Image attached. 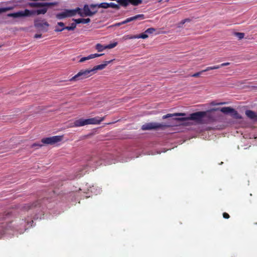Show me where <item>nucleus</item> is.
Returning a JSON list of instances; mask_svg holds the SVG:
<instances>
[{
	"label": "nucleus",
	"instance_id": "nucleus-16",
	"mask_svg": "<svg viewBox=\"0 0 257 257\" xmlns=\"http://www.w3.org/2000/svg\"><path fill=\"white\" fill-rule=\"evenodd\" d=\"M90 7L92 10L94 8L107 9L109 8V3H102L99 4H91Z\"/></svg>",
	"mask_w": 257,
	"mask_h": 257
},
{
	"label": "nucleus",
	"instance_id": "nucleus-11",
	"mask_svg": "<svg viewBox=\"0 0 257 257\" xmlns=\"http://www.w3.org/2000/svg\"><path fill=\"white\" fill-rule=\"evenodd\" d=\"M76 14V11L75 10H66L65 11L58 13L56 17L58 19L61 20L65 18L71 17Z\"/></svg>",
	"mask_w": 257,
	"mask_h": 257
},
{
	"label": "nucleus",
	"instance_id": "nucleus-14",
	"mask_svg": "<svg viewBox=\"0 0 257 257\" xmlns=\"http://www.w3.org/2000/svg\"><path fill=\"white\" fill-rule=\"evenodd\" d=\"M144 19H145L144 15H143V14H139V15H136L135 16L127 18L124 21H123L122 22H121V24H126L127 23H129V22H131L132 21H135V20H138V19L143 20Z\"/></svg>",
	"mask_w": 257,
	"mask_h": 257
},
{
	"label": "nucleus",
	"instance_id": "nucleus-31",
	"mask_svg": "<svg viewBox=\"0 0 257 257\" xmlns=\"http://www.w3.org/2000/svg\"><path fill=\"white\" fill-rule=\"evenodd\" d=\"M155 31H156V29L155 28H150L145 31V33H147V34H153Z\"/></svg>",
	"mask_w": 257,
	"mask_h": 257
},
{
	"label": "nucleus",
	"instance_id": "nucleus-33",
	"mask_svg": "<svg viewBox=\"0 0 257 257\" xmlns=\"http://www.w3.org/2000/svg\"><path fill=\"white\" fill-rule=\"evenodd\" d=\"M117 45V42H114L113 43L109 44L107 45H106V49H112L115 47Z\"/></svg>",
	"mask_w": 257,
	"mask_h": 257
},
{
	"label": "nucleus",
	"instance_id": "nucleus-5",
	"mask_svg": "<svg viewBox=\"0 0 257 257\" xmlns=\"http://www.w3.org/2000/svg\"><path fill=\"white\" fill-rule=\"evenodd\" d=\"M91 8L90 5H85L82 9L77 8L75 9L76 11V14L78 13L81 17H91L97 13V10L91 11Z\"/></svg>",
	"mask_w": 257,
	"mask_h": 257
},
{
	"label": "nucleus",
	"instance_id": "nucleus-29",
	"mask_svg": "<svg viewBox=\"0 0 257 257\" xmlns=\"http://www.w3.org/2000/svg\"><path fill=\"white\" fill-rule=\"evenodd\" d=\"M120 5L115 4L114 3H109V8H113L116 10H119L120 9Z\"/></svg>",
	"mask_w": 257,
	"mask_h": 257
},
{
	"label": "nucleus",
	"instance_id": "nucleus-22",
	"mask_svg": "<svg viewBox=\"0 0 257 257\" xmlns=\"http://www.w3.org/2000/svg\"><path fill=\"white\" fill-rule=\"evenodd\" d=\"M73 21H74L76 23L79 24H87L89 23L90 22V19L89 18L87 19H73Z\"/></svg>",
	"mask_w": 257,
	"mask_h": 257
},
{
	"label": "nucleus",
	"instance_id": "nucleus-19",
	"mask_svg": "<svg viewBox=\"0 0 257 257\" xmlns=\"http://www.w3.org/2000/svg\"><path fill=\"white\" fill-rule=\"evenodd\" d=\"M40 203L39 201H37L32 204H27L24 206V209L26 210H29L33 208L34 207H36L40 205Z\"/></svg>",
	"mask_w": 257,
	"mask_h": 257
},
{
	"label": "nucleus",
	"instance_id": "nucleus-7",
	"mask_svg": "<svg viewBox=\"0 0 257 257\" xmlns=\"http://www.w3.org/2000/svg\"><path fill=\"white\" fill-rule=\"evenodd\" d=\"M90 69L82 70L70 79L71 81H76L89 77L92 75Z\"/></svg>",
	"mask_w": 257,
	"mask_h": 257
},
{
	"label": "nucleus",
	"instance_id": "nucleus-6",
	"mask_svg": "<svg viewBox=\"0 0 257 257\" xmlns=\"http://www.w3.org/2000/svg\"><path fill=\"white\" fill-rule=\"evenodd\" d=\"M169 126V125H167L164 123L149 122L143 124L142 126V129L143 130H157L159 128L164 130V128Z\"/></svg>",
	"mask_w": 257,
	"mask_h": 257
},
{
	"label": "nucleus",
	"instance_id": "nucleus-15",
	"mask_svg": "<svg viewBox=\"0 0 257 257\" xmlns=\"http://www.w3.org/2000/svg\"><path fill=\"white\" fill-rule=\"evenodd\" d=\"M220 111L225 114L231 113L234 115L238 114L237 111L230 107H223L220 108Z\"/></svg>",
	"mask_w": 257,
	"mask_h": 257
},
{
	"label": "nucleus",
	"instance_id": "nucleus-28",
	"mask_svg": "<svg viewBox=\"0 0 257 257\" xmlns=\"http://www.w3.org/2000/svg\"><path fill=\"white\" fill-rule=\"evenodd\" d=\"M137 39L142 38V39H146L148 37V35L147 33H145V32L143 33H142L139 35H137Z\"/></svg>",
	"mask_w": 257,
	"mask_h": 257
},
{
	"label": "nucleus",
	"instance_id": "nucleus-39",
	"mask_svg": "<svg viewBox=\"0 0 257 257\" xmlns=\"http://www.w3.org/2000/svg\"><path fill=\"white\" fill-rule=\"evenodd\" d=\"M76 24H77V23H76V22L75 23H72L71 24V26L70 27H71V28H72L73 30H74L76 27Z\"/></svg>",
	"mask_w": 257,
	"mask_h": 257
},
{
	"label": "nucleus",
	"instance_id": "nucleus-34",
	"mask_svg": "<svg viewBox=\"0 0 257 257\" xmlns=\"http://www.w3.org/2000/svg\"><path fill=\"white\" fill-rule=\"evenodd\" d=\"M103 55H104V54H97V53L92 54L89 55V58H90V59H93V58H94L96 57L101 56Z\"/></svg>",
	"mask_w": 257,
	"mask_h": 257
},
{
	"label": "nucleus",
	"instance_id": "nucleus-35",
	"mask_svg": "<svg viewBox=\"0 0 257 257\" xmlns=\"http://www.w3.org/2000/svg\"><path fill=\"white\" fill-rule=\"evenodd\" d=\"M89 59H90V58H89V55L87 57L81 58L79 60V62L82 63V62H84V61H85L86 60H88Z\"/></svg>",
	"mask_w": 257,
	"mask_h": 257
},
{
	"label": "nucleus",
	"instance_id": "nucleus-4",
	"mask_svg": "<svg viewBox=\"0 0 257 257\" xmlns=\"http://www.w3.org/2000/svg\"><path fill=\"white\" fill-rule=\"evenodd\" d=\"M37 15L36 10H29L25 9L24 11H20L16 13H9L7 14L8 17L13 18H19L32 16Z\"/></svg>",
	"mask_w": 257,
	"mask_h": 257
},
{
	"label": "nucleus",
	"instance_id": "nucleus-43",
	"mask_svg": "<svg viewBox=\"0 0 257 257\" xmlns=\"http://www.w3.org/2000/svg\"><path fill=\"white\" fill-rule=\"evenodd\" d=\"M190 21L191 20L189 19H185L184 20V21H185V23H186V22H190Z\"/></svg>",
	"mask_w": 257,
	"mask_h": 257
},
{
	"label": "nucleus",
	"instance_id": "nucleus-40",
	"mask_svg": "<svg viewBox=\"0 0 257 257\" xmlns=\"http://www.w3.org/2000/svg\"><path fill=\"white\" fill-rule=\"evenodd\" d=\"M57 25H58V26L62 27L61 28H62L63 27H65L64 26V24L63 22H58Z\"/></svg>",
	"mask_w": 257,
	"mask_h": 257
},
{
	"label": "nucleus",
	"instance_id": "nucleus-47",
	"mask_svg": "<svg viewBox=\"0 0 257 257\" xmlns=\"http://www.w3.org/2000/svg\"><path fill=\"white\" fill-rule=\"evenodd\" d=\"M220 104H225V103H221Z\"/></svg>",
	"mask_w": 257,
	"mask_h": 257
},
{
	"label": "nucleus",
	"instance_id": "nucleus-46",
	"mask_svg": "<svg viewBox=\"0 0 257 257\" xmlns=\"http://www.w3.org/2000/svg\"><path fill=\"white\" fill-rule=\"evenodd\" d=\"M33 221L32 220L31 221H30V223H33Z\"/></svg>",
	"mask_w": 257,
	"mask_h": 257
},
{
	"label": "nucleus",
	"instance_id": "nucleus-27",
	"mask_svg": "<svg viewBox=\"0 0 257 257\" xmlns=\"http://www.w3.org/2000/svg\"><path fill=\"white\" fill-rule=\"evenodd\" d=\"M208 70H207V68L204 69V70H203L200 72H197V73H195L194 74H193V75H191L192 77H199L201 74H202L203 72H206V71H208Z\"/></svg>",
	"mask_w": 257,
	"mask_h": 257
},
{
	"label": "nucleus",
	"instance_id": "nucleus-44",
	"mask_svg": "<svg viewBox=\"0 0 257 257\" xmlns=\"http://www.w3.org/2000/svg\"><path fill=\"white\" fill-rule=\"evenodd\" d=\"M123 25V24H121V22H120V23H118L116 24V25H116V26H121V25Z\"/></svg>",
	"mask_w": 257,
	"mask_h": 257
},
{
	"label": "nucleus",
	"instance_id": "nucleus-13",
	"mask_svg": "<svg viewBox=\"0 0 257 257\" xmlns=\"http://www.w3.org/2000/svg\"><path fill=\"white\" fill-rule=\"evenodd\" d=\"M112 61L113 60L105 61L103 64L95 66L92 69H90L91 72L92 73V74H94L96 70L103 69L108 64L111 63Z\"/></svg>",
	"mask_w": 257,
	"mask_h": 257
},
{
	"label": "nucleus",
	"instance_id": "nucleus-23",
	"mask_svg": "<svg viewBox=\"0 0 257 257\" xmlns=\"http://www.w3.org/2000/svg\"><path fill=\"white\" fill-rule=\"evenodd\" d=\"M47 7H43L42 9L36 10V12L37 13V15L41 14L44 15L47 13Z\"/></svg>",
	"mask_w": 257,
	"mask_h": 257
},
{
	"label": "nucleus",
	"instance_id": "nucleus-20",
	"mask_svg": "<svg viewBox=\"0 0 257 257\" xmlns=\"http://www.w3.org/2000/svg\"><path fill=\"white\" fill-rule=\"evenodd\" d=\"M230 64V63L229 62H226L221 64L220 65H215L213 66H209L207 67V70H212L214 69H219L222 67L228 66Z\"/></svg>",
	"mask_w": 257,
	"mask_h": 257
},
{
	"label": "nucleus",
	"instance_id": "nucleus-18",
	"mask_svg": "<svg viewBox=\"0 0 257 257\" xmlns=\"http://www.w3.org/2000/svg\"><path fill=\"white\" fill-rule=\"evenodd\" d=\"M55 5V3H36V8L48 7Z\"/></svg>",
	"mask_w": 257,
	"mask_h": 257
},
{
	"label": "nucleus",
	"instance_id": "nucleus-42",
	"mask_svg": "<svg viewBox=\"0 0 257 257\" xmlns=\"http://www.w3.org/2000/svg\"><path fill=\"white\" fill-rule=\"evenodd\" d=\"M41 37H42V35L41 34H36L34 36V38H36V39L40 38Z\"/></svg>",
	"mask_w": 257,
	"mask_h": 257
},
{
	"label": "nucleus",
	"instance_id": "nucleus-41",
	"mask_svg": "<svg viewBox=\"0 0 257 257\" xmlns=\"http://www.w3.org/2000/svg\"><path fill=\"white\" fill-rule=\"evenodd\" d=\"M185 23V22L184 21V20H183L182 21H181L179 23V26L178 27H181L182 25H183Z\"/></svg>",
	"mask_w": 257,
	"mask_h": 257
},
{
	"label": "nucleus",
	"instance_id": "nucleus-10",
	"mask_svg": "<svg viewBox=\"0 0 257 257\" xmlns=\"http://www.w3.org/2000/svg\"><path fill=\"white\" fill-rule=\"evenodd\" d=\"M49 26V24L44 20L36 19L34 21L35 27L39 30L46 31Z\"/></svg>",
	"mask_w": 257,
	"mask_h": 257
},
{
	"label": "nucleus",
	"instance_id": "nucleus-26",
	"mask_svg": "<svg viewBox=\"0 0 257 257\" xmlns=\"http://www.w3.org/2000/svg\"><path fill=\"white\" fill-rule=\"evenodd\" d=\"M13 9H14V7H13L1 8H0V14H1L3 13L6 12L8 11L12 10H13Z\"/></svg>",
	"mask_w": 257,
	"mask_h": 257
},
{
	"label": "nucleus",
	"instance_id": "nucleus-36",
	"mask_svg": "<svg viewBox=\"0 0 257 257\" xmlns=\"http://www.w3.org/2000/svg\"><path fill=\"white\" fill-rule=\"evenodd\" d=\"M28 5L31 8H36V3H29Z\"/></svg>",
	"mask_w": 257,
	"mask_h": 257
},
{
	"label": "nucleus",
	"instance_id": "nucleus-12",
	"mask_svg": "<svg viewBox=\"0 0 257 257\" xmlns=\"http://www.w3.org/2000/svg\"><path fill=\"white\" fill-rule=\"evenodd\" d=\"M117 3L122 7L126 8L130 4L137 6L142 3V0H118Z\"/></svg>",
	"mask_w": 257,
	"mask_h": 257
},
{
	"label": "nucleus",
	"instance_id": "nucleus-37",
	"mask_svg": "<svg viewBox=\"0 0 257 257\" xmlns=\"http://www.w3.org/2000/svg\"><path fill=\"white\" fill-rule=\"evenodd\" d=\"M42 146V145L38 144V143H34L31 145V148H34L36 147H41Z\"/></svg>",
	"mask_w": 257,
	"mask_h": 257
},
{
	"label": "nucleus",
	"instance_id": "nucleus-24",
	"mask_svg": "<svg viewBox=\"0 0 257 257\" xmlns=\"http://www.w3.org/2000/svg\"><path fill=\"white\" fill-rule=\"evenodd\" d=\"M95 49L98 52H102L106 49V46H103L100 44H97L95 46Z\"/></svg>",
	"mask_w": 257,
	"mask_h": 257
},
{
	"label": "nucleus",
	"instance_id": "nucleus-1",
	"mask_svg": "<svg viewBox=\"0 0 257 257\" xmlns=\"http://www.w3.org/2000/svg\"><path fill=\"white\" fill-rule=\"evenodd\" d=\"M13 218L12 214L9 212L0 214V232L5 233V230H8L9 228L16 229L26 221V220L18 218L12 219Z\"/></svg>",
	"mask_w": 257,
	"mask_h": 257
},
{
	"label": "nucleus",
	"instance_id": "nucleus-21",
	"mask_svg": "<svg viewBox=\"0 0 257 257\" xmlns=\"http://www.w3.org/2000/svg\"><path fill=\"white\" fill-rule=\"evenodd\" d=\"M186 115V114L185 113H173V114L168 113L166 115H163L162 118H163V119H166V118L175 116H185Z\"/></svg>",
	"mask_w": 257,
	"mask_h": 257
},
{
	"label": "nucleus",
	"instance_id": "nucleus-45",
	"mask_svg": "<svg viewBox=\"0 0 257 257\" xmlns=\"http://www.w3.org/2000/svg\"><path fill=\"white\" fill-rule=\"evenodd\" d=\"M96 8H94L93 9V10L92 9H91V11H95V10H97V9H96Z\"/></svg>",
	"mask_w": 257,
	"mask_h": 257
},
{
	"label": "nucleus",
	"instance_id": "nucleus-2",
	"mask_svg": "<svg viewBox=\"0 0 257 257\" xmlns=\"http://www.w3.org/2000/svg\"><path fill=\"white\" fill-rule=\"evenodd\" d=\"M210 117V115L208 114L207 111H200L191 113L187 117H177L175 119L178 121L191 120L197 124H203L208 123Z\"/></svg>",
	"mask_w": 257,
	"mask_h": 257
},
{
	"label": "nucleus",
	"instance_id": "nucleus-38",
	"mask_svg": "<svg viewBox=\"0 0 257 257\" xmlns=\"http://www.w3.org/2000/svg\"><path fill=\"white\" fill-rule=\"evenodd\" d=\"M223 217L225 219H228L230 217V216L227 213L224 212L223 213Z\"/></svg>",
	"mask_w": 257,
	"mask_h": 257
},
{
	"label": "nucleus",
	"instance_id": "nucleus-30",
	"mask_svg": "<svg viewBox=\"0 0 257 257\" xmlns=\"http://www.w3.org/2000/svg\"><path fill=\"white\" fill-rule=\"evenodd\" d=\"M123 39L124 40L137 39V35H125L123 37Z\"/></svg>",
	"mask_w": 257,
	"mask_h": 257
},
{
	"label": "nucleus",
	"instance_id": "nucleus-17",
	"mask_svg": "<svg viewBox=\"0 0 257 257\" xmlns=\"http://www.w3.org/2000/svg\"><path fill=\"white\" fill-rule=\"evenodd\" d=\"M245 114L250 119L254 121L257 120V114L254 111L250 110H247L245 111Z\"/></svg>",
	"mask_w": 257,
	"mask_h": 257
},
{
	"label": "nucleus",
	"instance_id": "nucleus-32",
	"mask_svg": "<svg viewBox=\"0 0 257 257\" xmlns=\"http://www.w3.org/2000/svg\"><path fill=\"white\" fill-rule=\"evenodd\" d=\"M235 35L239 39L241 40L244 37V34L243 33L237 32L235 33Z\"/></svg>",
	"mask_w": 257,
	"mask_h": 257
},
{
	"label": "nucleus",
	"instance_id": "nucleus-9",
	"mask_svg": "<svg viewBox=\"0 0 257 257\" xmlns=\"http://www.w3.org/2000/svg\"><path fill=\"white\" fill-rule=\"evenodd\" d=\"M90 164L94 165L95 167L102 165L103 163L106 165L108 163L105 162V159L103 157L100 156H96L92 157L90 160Z\"/></svg>",
	"mask_w": 257,
	"mask_h": 257
},
{
	"label": "nucleus",
	"instance_id": "nucleus-25",
	"mask_svg": "<svg viewBox=\"0 0 257 257\" xmlns=\"http://www.w3.org/2000/svg\"><path fill=\"white\" fill-rule=\"evenodd\" d=\"M64 30H67L68 31H73L72 28L70 26H66L65 27H63L62 28L59 29L58 28H56L55 31L56 32H61Z\"/></svg>",
	"mask_w": 257,
	"mask_h": 257
},
{
	"label": "nucleus",
	"instance_id": "nucleus-8",
	"mask_svg": "<svg viewBox=\"0 0 257 257\" xmlns=\"http://www.w3.org/2000/svg\"><path fill=\"white\" fill-rule=\"evenodd\" d=\"M63 137L61 136H55L51 137L45 138L42 139L41 142L47 145H54L62 141Z\"/></svg>",
	"mask_w": 257,
	"mask_h": 257
},
{
	"label": "nucleus",
	"instance_id": "nucleus-3",
	"mask_svg": "<svg viewBox=\"0 0 257 257\" xmlns=\"http://www.w3.org/2000/svg\"><path fill=\"white\" fill-rule=\"evenodd\" d=\"M104 116L102 117L96 116L95 117L88 119L80 118L76 120L74 122L73 125L72 126L79 127L87 124H98L102 121L104 119Z\"/></svg>",
	"mask_w": 257,
	"mask_h": 257
}]
</instances>
